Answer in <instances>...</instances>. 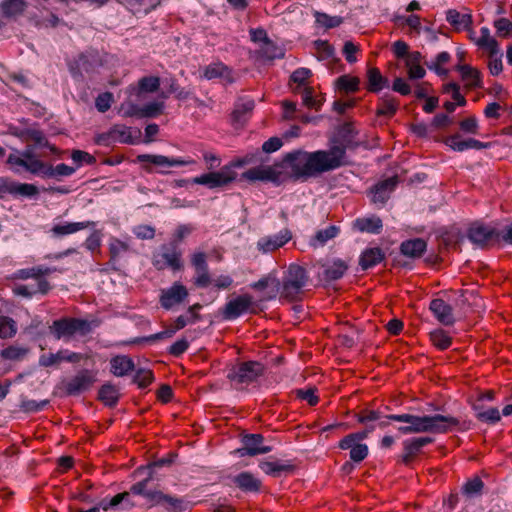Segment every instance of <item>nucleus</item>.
Wrapping results in <instances>:
<instances>
[{"label": "nucleus", "instance_id": "nucleus-21", "mask_svg": "<svg viewBox=\"0 0 512 512\" xmlns=\"http://www.w3.org/2000/svg\"><path fill=\"white\" fill-rule=\"evenodd\" d=\"M432 439L429 437H419L408 439L403 442L404 452L402 455V462L409 464L412 459L420 452V450L427 444L431 443Z\"/></svg>", "mask_w": 512, "mask_h": 512}, {"label": "nucleus", "instance_id": "nucleus-60", "mask_svg": "<svg viewBox=\"0 0 512 512\" xmlns=\"http://www.w3.org/2000/svg\"><path fill=\"white\" fill-rule=\"evenodd\" d=\"M252 287L254 289H258V290H262V289H266V288H272V291L275 294L280 289V283L274 277H267V278L259 280L258 282H255L252 285Z\"/></svg>", "mask_w": 512, "mask_h": 512}, {"label": "nucleus", "instance_id": "nucleus-36", "mask_svg": "<svg viewBox=\"0 0 512 512\" xmlns=\"http://www.w3.org/2000/svg\"><path fill=\"white\" fill-rule=\"evenodd\" d=\"M259 466L263 472L273 476H279L292 470V465L280 461H264Z\"/></svg>", "mask_w": 512, "mask_h": 512}, {"label": "nucleus", "instance_id": "nucleus-59", "mask_svg": "<svg viewBox=\"0 0 512 512\" xmlns=\"http://www.w3.org/2000/svg\"><path fill=\"white\" fill-rule=\"evenodd\" d=\"M446 145L452 150L457 152H463L467 150V139H462L459 134L448 137L445 141Z\"/></svg>", "mask_w": 512, "mask_h": 512}, {"label": "nucleus", "instance_id": "nucleus-7", "mask_svg": "<svg viewBox=\"0 0 512 512\" xmlns=\"http://www.w3.org/2000/svg\"><path fill=\"white\" fill-rule=\"evenodd\" d=\"M263 372V367L259 362H244L234 367L228 374L232 381L243 384L256 380Z\"/></svg>", "mask_w": 512, "mask_h": 512}, {"label": "nucleus", "instance_id": "nucleus-52", "mask_svg": "<svg viewBox=\"0 0 512 512\" xmlns=\"http://www.w3.org/2000/svg\"><path fill=\"white\" fill-rule=\"evenodd\" d=\"M348 449H350V458L354 462H361L368 455V446L366 444L353 442Z\"/></svg>", "mask_w": 512, "mask_h": 512}, {"label": "nucleus", "instance_id": "nucleus-44", "mask_svg": "<svg viewBox=\"0 0 512 512\" xmlns=\"http://www.w3.org/2000/svg\"><path fill=\"white\" fill-rule=\"evenodd\" d=\"M476 417L483 422L495 424L501 419V414L497 408L491 407L486 410H480L478 406H474Z\"/></svg>", "mask_w": 512, "mask_h": 512}, {"label": "nucleus", "instance_id": "nucleus-19", "mask_svg": "<svg viewBox=\"0 0 512 512\" xmlns=\"http://www.w3.org/2000/svg\"><path fill=\"white\" fill-rule=\"evenodd\" d=\"M93 382V376L88 371H83L66 384V391L69 395H77L88 390Z\"/></svg>", "mask_w": 512, "mask_h": 512}, {"label": "nucleus", "instance_id": "nucleus-11", "mask_svg": "<svg viewBox=\"0 0 512 512\" xmlns=\"http://www.w3.org/2000/svg\"><path fill=\"white\" fill-rule=\"evenodd\" d=\"M153 265L158 270L171 268L172 270H180L182 268L181 253L175 248H163L162 251L156 253L153 257Z\"/></svg>", "mask_w": 512, "mask_h": 512}, {"label": "nucleus", "instance_id": "nucleus-32", "mask_svg": "<svg viewBox=\"0 0 512 512\" xmlns=\"http://www.w3.org/2000/svg\"><path fill=\"white\" fill-rule=\"evenodd\" d=\"M368 90L379 92L388 86V80L383 77L377 68H370L367 72Z\"/></svg>", "mask_w": 512, "mask_h": 512}, {"label": "nucleus", "instance_id": "nucleus-23", "mask_svg": "<svg viewBox=\"0 0 512 512\" xmlns=\"http://www.w3.org/2000/svg\"><path fill=\"white\" fill-rule=\"evenodd\" d=\"M49 290V283L45 279H38L34 284L30 285H15L13 292L22 297L30 298L37 292L46 293Z\"/></svg>", "mask_w": 512, "mask_h": 512}, {"label": "nucleus", "instance_id": "nucleus-42", "mask_svg": "<svg viewBox=\"0 0 512 512\" xmlns=\"http://www.w3.org/2000/svg\"><path fill=\"white\" fill-rule=\"evenodd\" d=\"M450 58V54L443 51L439 53L431 63L427 64V66L430 70L435 71L438 75L446 76L448 74V70L443 66L449 62Z\"/></svg>", "mask_w": 512, "mask_h": 512}, {"label": "nucleus", "instance_id": "nucleus-25", "mask_svg": "<svg viewBox=\"0 0 512 512\" xmlns=\"http://www.w3.org/2000/svg\"><path fill=\"white\" fill-rule=\"evenodd\" d=\"M426 247V242L423 239L415 238L404 241L401 244L400 250L407 257L418 258L425 252Z\"/></svg>", "mask_w": 512, "mask_h": 512}, {"label": "nucleus", "instance_id": "nucleus-51", "mask_svg": "<svg viewBox=\"0 0 512 512\" xmlns=\"http://www.w3.org/2000/svg\"><path fill=\"white\" fill-rule=\"evenodd\" d=\"M316 22L326 28H334L342 23V18L339 16H329L326 13L316 12Z\"/></svg>", "mask_w": 512, "mask_h": 512}, {"label": "nucleus", "instance_id": "nucleus-40", "mask_svg": "<svg viewBox=\"0 0 512 512\" xmlns=\"http://www.w3.org/2000/svg\"><path fill=\"white\" fill-rule=\"evenodd\" d=\"M254 109V101L251 99H241L237 102L233 111V118L235 121L242 123L246 120L248 115Z\"/></svg>", "mask_w": 512, "mask_h": 512}, {"label": "nucleus", "instance_id": "nucleus-24", "mask_svg": "<svg viewBox=\"0 0 512 512\" xmlns=\"http://www.w3.org/2000/svg\"><path fill=\"white\" fill-rule=\"evenodd\" d=\"M481 36L475 40V44L489 52L490 56L499 55L500 48L498 42L491 36L490 30L487 27H482L480 30Z\"/></svg>", "mask_w": 512, "mask_h": 512}, {"label": "nucleus", "instance_id": "nucleus-30", "mask_svg": "<svg viewBox=\"0 0 512 512\" xmlns=\"http://www.w3.org/2000/svg\"><path fill=\"white\" fill-rule=\"evenodd\" d=\"M111 372L115 376H124L134 368L133 361L127 356H116L111 359Z\"/></svg>", "mask_w": 512, "mask_h": 512}, {"label": "nucleus", "instance_id": "nucleus-64", "mask_svg": "<svg viewBox=\"0 0 512 512\" xmlns=\"http://www.w3.org/2000/svg\"><path fill=\"white\" fill-rule=\"evenodd\" d=\"M483 488V482L480 478L475 477L469 480L463 487L464 493L468 496H474L481 492Z\"/></svg>", "mask_w": 512, "mask_h": 512}, {"label": "nucleus", "instance_id": "nucleus-34", "mask_svg": "<svg viewBox=\"0 0 512 512\" xmlns=\"http://www.w3.org/2000/svg\"><path fill=\"white\" fill-rule=\"evenodd\" d=\"M446 20L457 30L468 28L472 22L471 15L461 14L456 10H448Z\"/></svg>", "mask_w": 512, "mask_h": 512}, {"label": "nucleus", "instance_id": "nucleus-28", "mask_svg": "<svg viewBox=\"0 0 512 512\" xmlns=\"http://www.w3.org/2000/svg\"><path fill=\"white\" fill-rule=\"evenodd\" d=\"M354 226L361 232H368L377 234L382 228V221L377 216L358 218Z\"/></svg>", "mask_w": 512, "mask_h": 512}, {"label": "nucleus", "instance_id": "nucleus-1", "mask_svg": "<svg viewBox=\"0 0 512 512\" xmlns=\"http://www.w3.org/2000/svg\"><path fill=\"white\" fill-rule=\"evenodd\" d=\"M284 161L294 176L307 178L342 166L345 163V149L334 146L328 151H294L287 154Z\"/></svg>", "mask_w": 512, "mask_h": 512}, {"label": "nucleus", "instance_id": "nucleus-15", "mask_svg": "<svg viewBox=\"0 0 512 512\" xmlns=\"http://www.w3.org/2000/svg\"><path fill=\"white\" fill-rule=\"evenodd\" d=\"M397 180L395 177L385 179L376 184L371 190V200L375 204L383 205L395 189Z\"/></svg>", "mask_w": 512, "mask_h": 512}, {"label": "nucleus", "instance_id": "nucleus-16", "mask_svg": "<svg viewBox=\"0 0 512 512\" xmlns=\"http://www.w3.org/2000/svg\"><path fill=\"white\" fill-rule=\"evenodd\" d=\"M203 77L207 80L220 79L225 83H232L234 81L230 68L221 62H215L207 65L203 69Z\"/></svg>", "mask_w": 512, "mask_h": 512}, {"label": "nucleus", "instance_id": "nucleus-45", "mask_svg": "<svg viewBox=\"0 0 512 512\" xmlns=\"http://www.w3.org/2000/svg\"><path fill=\"white\" fill-rule=\"evenodd\" d=\"M119 394L116 387L110 384H105L99 390V398L106 405L112 406L118 400Z\"/></svg>", "mask_w": 512, "mask_h": 512}, {"label": "nucleus", "instance_id": "nucleus-31", "mask_svg": "<svg viewBox=\"0 0 512 512\" xmlns=\"http://www.w3.org/2000/svg\"><path fill=\"white\" fill-rule=\"evenodd\" d=\"M243 177L250 181H270L275 178V173L271 167H254L243 173Z\"/></svg>", "mask_w": 512, "mask_h": 512}, {"label": "nucleus", "instance_id": "nucleus-26", "mask_svg": "<svg viewBox=\"0 0 512 512\" xmlns=\"http://www.w3.org/2000/svg\"><path fill=\"white\" fill-rule=\"evenodd\" d=\"M456 70L460 73L461 78L468 87H480L481 77L480 72L469 65H458Z\"/></svg>", "mask_w": 512, "mask_h": 512}, {"label": "nucleus", "instance_id": "nucleus-17", "mask_svg": "<svg viewBox=\"0 0 512 512\" xmlns=\"http://www.w3.org/2000/svg\"><path fill=\"white\" fill-rule=\"evenodd\" d=\"M430 310L436 319L443 325H452L455 322L452 307L443 299L437 298L431 301Z\"/></svg>", "mask_w": 512, "mask_h": 512}, {"label": "nucleus", "instance_id": "nucleus-22", "mask_svg": "<svg viewBox=\"0 0 512 512\" xmlns=\"http://www.w3.org/2000/svg\"><path fill=\"white\" fill-rule=\"evenodd\" d=\"M16 135L23 141H33L38 147L48 148L53 154H58L60 152L56 146L49 143L44 134L39 130L27 129Z\"/></svg>", "mask_w": 512, "mask_h": 512}, {"label": "nucleus", "instance_id": "nucleus-63", "mask_svg": "<svg viewBox=\"0 0 512 512\" xmlns=\"http://www.w3.org/2000/svg\"><path fill=\"white\" fill-rule=\"evenodd\" d=\"M159 85L160 80L155 76L143 77L139 81L140 89L145 92H154L158 89Z\"/></svg>", "mask_w": 512, "mask_h": 512}, {"label": "nucleus", "instance_id": "nucleus-2", "mask_svg": "<svg viewBox=\"0 0 512 512\" xmlns=\"http://www.w3.org/2000/svg\"><path fill=\"white\" fill-rule=\"evenodd\" d=\"M387 418L392 421L407 423L408 425L398 428V431L405 435L414 433H446L459 424L458 419L440 414L424 416L393 414L387 416Z\"/></svg>", "mask_w": 512, "mask_h": 512}, {"label": "nucleus", "instance_id": "nucleus-13", "mask_svg": "<svg viewBox=\"0 0 512 512\" xmlns=\"http://www.w3.org/2000/svg\"><path fill=\"white\" fill-rule=\"evenodd\" d=\"M251 304L252 298L249 295H241L230 300L225 305V319L232 320L238 318L250 308Z\"/></svg>", "mask_w": 512, "mask_h": 512}, {"label": "nucleus", "instance_id": "nucleus-39", "mask_svg": "<svg viewBox=\"0 0 512 512\" xmlns=\"http://www.w3.org/2000/svg\"><path fill=\"white\" fill-rule=\"evenodd\" d=\"M258 54L264 59L273 60L276 58H282L284 56V51L282 48L268 40L260 46Z\"/></svg>", "mask_w": 512, "mask_h": 512}, {"label": "nucleus", "instance_id": "nucleus-47", "mask_svg": "<svg viewBox=\"0 0 512 512\" xmlns=\"http://www.w3.org/2000/svg\"><path fill=\"white\" fill-rule=\"evenodd\" d=\"M317 58L319 60H329L334 57V48L323 40H317L314 42Z\"/></svg>", "mask_w": 512, "mask_h": 512}, {"label": "nucleus", "instance_id": "nucleus-27", "mask_svg": "<svg viewBox=\"0 0 512 512\" xmlns=\"http://www.w3.org/2000/svg\"><path fill=\"white\" fill-rule=\"evenodd\" d=\"M347 268L348 266L343 260H334L324 266L323 277L326 281L338 280L344 275Z\"/></svg>", "mask_w": 512, "mask_h": 512}, {"label": "nucleus", "instance_id": "nucleus-20", "mask_svg": "<svg viewBox=\"0 0 512 512\" xmlns=\"http://www.w3.org/2000/svg\"><path fill=\"white\" fill-rule=\"evenodd\" d=\"M496 231L490 226L483 225L481 223H474L468 230V238L471 242L476 245H484L489 241Z\"/></svg>", "mask_w": 512, "mask_h": 512}, {"label": "nucleus", "instance_id": "nucleus-18", "mask_svg": "<svg viewBox=\"0 0 512 512\" xmlns=\"http://www.w3.org/2000/svg\"><path fill=\"white\" fill-rule=\"evenodd\" d=\"M95 225L96 223L93 221L58 223L52 227L51 233L54 237H63L87 228H93Z\"/></svg>", "mask_w": 512, "mask_h": 512}, {"label": "nucleus", "instance_id": "nucleus-43", "mask_svg": "<svg viewBox=\"0 0 512 512\" xmlns=\"http://www.w3.org/2000/svg\"><path fill=\"white\" fill-rule=\"evenodd\" d=\"M7 190L12 194L26 197H33L38 194L37 187L28 183H13L7 188Z\"/></svg>", "mask_w": 512, "mask_h": 512}, {"label": "nucleus", "instance_id": "nucleus-8", "mask_svg": "<svg viewBox=\"0 0 512 512\" xmlns=\"http://www.w3.org/2000/svg\"><path fill=\"white\" fill-rule=\"evenodd\" d=\"M188 289L180 282H174L170 287L162 289L160 294V304L166 310L180 305L186 300Z\"/></svg>", "mask_w": 512, "mask_h": 512}, {"label": "nucleus", "instance_id": "nucleus-35", "mask_svg": "<svg viewBox=\"0 0 512 512\" xmlns=\"http://www.w3.org/2000/svg\"><path fill=\"white\" fill-rule=\"evenodd\" d=\"M76 171V168L68 166L66 164H58L55 167L46 165L43 162V168L41 169V174L47 177H55V176H71Z\"/></svg>", "mask_w": 512, "mask_h": 512}, {"label": "nucleus", "instance_id": "nucleus-53", "mask_svg": "<svg viewBox=\"0 0 512 512\" xmlns=\"http://www.w3.org/2000/svg\"><path fill=\"white\" fill-rule=\"evenodd\" d=\"M127 498H128L127 493H119V494L115 495L114 497H112L110 500H108V499L101 500L98 504V507H100V510H103V511L115 509L116 507H118L121 504V502L124 499H127Z\"/></svg>", "mask_w": 512, "mask_h": 512}, {"label": "nucleus", "instance_id": "nucleus-12", "mask_svg": "<svg viewBox=\"0 0 512 512\" xmlns=\"http://www.w3.org/2000/svg\"><path fill=\"white\" fill-rule=\"evenodd\" d=\"M263 437L260 434H249L243 438V447L238 449L236 452L240 456H255L259 454H265L271 451V448L264 446Z\"/></svg>", "mask_w": 512, "mask_h": 512}, {"label": "nucleus", "instance_id": "nucleus-37", "mask_svg": "<svg viewBox=\"0 0 512 512\" xmlns=\"http://www.w3.org/2000/svg\"><path fill=\"white\" fill-rule=\"evenodd\" d=\"M339 233L337 226H329L325 229L319 230L314 238L311 240V245L319 247L325 245L329 240L335 238Z\"/></svg>", "mask_w": 512, "mask_h": 512}, {"label": "nucleus", "instance_id": "nucleus-38", "mask_svg": "<svg viewBox=\"0 0 512 512\" xmlns=\"http://www.w3.org/2000/svg\"><path fill=\"white\" fill-rule=\"evenodd\" d=\"M188 323H191L188 317L184 315H180L175 320L174 324L167 327L165 330L155 334L152 336L153 339H161V338H170L172 337L178 330L183 329Z\"/></svg>", "mask_w": 512, "mask_h": 512}, {"label": "nucleus", "instance_id": "nucleus-41", "mask_svg": "<svg viewBox=\"0 0 512 512\" xmlns=\"http://www.w3.org/2000/svg\"><path fill=\"white\" fill-rule=\"evenodd\" d=\"M26 8L25 0H3L1 9L5 16L13 17L21 14Z\"/></svg>", "mask_w": 512, "mask_h": 512}, {"label": "nucleus", "instance_id": "nucleus-62", "mask_svg": "<svg viewBox=\"0 0 512 512\" xmlns=\"http://www.w3.org/2000/svg\"><path fill=\"white\" fill-rule=\"evenodd\" d=\"M119 113L124 117H141V107L128 101L121 104Z\"/></svg>", "mask_w": 512, "mask_h": 512}, {"label": "nucleus", "instance_id": "nucleus-48", "mask_svg": "<svg viewBox=\"0 0 512 512\" xmlns=\"http://www.w3.org/2000/svg\"><path fill=\"white\" fill-rule=\"evenodd\" d=\"M50 270L48 268H43L41 266L38 267H32V268H26L21 269L17 271L16 277L19 279H29V278H35L36 281L38 279H42L41 276L48 274Z\"/></svg>", "mask_w": 512, "mask_h": 512}, {"label": "nucleus", "instance_id": "nucleus-57", "mask_svg": "<svg viewBox=\"0 0 512 512\" xmlns=\"http://www.w3.org/2000/svg\"><path fill=\"white\" fill-rule=\"evenodd\" d=\"M129 245L127 242L117 238H111L109 242V250L113 258L119 257L124 252L128 251Z\"/></svg>", "mask_w": 512, "mask_h": 512}, {"label": "nucleus", "instance_id": "nucleus-55", "mask_svg": "<svg viewBox=\"0 0 512 512\" xmlns=\"http://www.w3.org/2000/svg\"><path fill=\"white\" fill-rule=\"evenodd\" d=\"M497 34L507 38L512 36V22L507 18H500L494 22Z\"/></svg>", "mask_w": 512, "mask_h": 512}, {"label": "nucleus", "instance_id": "nucleus-49", "mask_svg": "<svg viewBox=\"0 0 512 512\" xmlns=\"http://www.w3.org/2000/svg\"><path fill=\"white\" fill-rule=\"evenodd\" d=\"M360 80L357 77L344 75L337 79V87L345 92H354L358 90Z\"/></svg>", "mask_w": 512, "mask_h": 512}, {"label": "nucleus", "instance_id": "nucleus-56", "mask_svg": "<svg viewBox=\"0 0 512 512\" xmlns=\"http://www.w3.org/2000/svg\"><path fill=\"white\" fill-rule=\"evenodd\" d=\"M140 162H149L160 167H169L170 158L163 155L143 154L138 156Z\"/></svg>", "mask_w": 512, "mask_h": 512}, {"label": "nucleus", "instance_id": "nucleus-5", "mask_svg": "<svg viewBox=\"0 0 512 512\" xmlns=\"http://www.w3.org/2000/svg\"><path fill=\"white\" fill-rule=\"evenodd\" d=\"M307 282L308 276L305 269L299 265H290L283 277L281 296L289 300L298 299Z\"/></svg>", "mask_w": 512, "mask_h": 512}, {"label": "nucleus", "instance_id": "nucleus-9", "mask_svg": "<svg viewBox=\"0 0 512 512\" xmlns=\"http://www.w3.org/2000/svg\"><path fill=\"white\" fill-rule=\"evenodd\" d=\"M89 329V325L86 321L79 319H62L55 321L51 327L57 339L71 336L77 332L85 334Z\"/></svg>", "mask_w": 512, "mask_h": 512}, {"label": "nucleus", "instance_id": "nucleus-10", "mask_svg": "<svg viewBox=\"0 0 512 512\" xmlns=\"http://www.w3.org/2000/svg\"><path fill=\"white\" fill-rule=\"evenodd\" d=\"M291 238V231L283 229L277 234L261 237L257 242V249L262 253H270L283 247Z\"/></svg>", "mask_w": 512, "mask_h": 512}, {"label": "nucleus", "instance_id": "nucleus-54", "mask_svg": "<svg viewBox=\"0 0 512 512\" xmlns=\"http://www.w3.org/2000/svg\"><path fill=\"white\" fill-rule=\"evenodd\" d=\"M367 437L368 434L366 430L349 434L339 442V447L343 450H347L351 446V444H353V442L359 443L360 441L366 439Z\"/></svg>", "mask_w": 512, "mask_h": 512}, {"label": "nucleus", "instance_id": "nucleus-50", "mask_svg": "<svg viewBox=\"0 0 512 512\" xmlns=\"http://www.w3.org/2000/svg\"><path fill=\"white\" fill-rule=\"evenodd\" d=\"M17 327L13 319L0 317V338H10L16 334Z\"/></svg>", "mask_w": 512, "mask_h": 512}, {"label": "nucleus", "instance_id": "nucleus-46", "mask_svg": "<svg viewBox=\"0 0 512 512\" xmlns=\"http://www.w3.org/2000/svg\"><path fill=\"white\" fill-rule=\"evenodd\" d=\"M430 340L439 349H447L451 345V338L442 329H436L430 333Z\"/></svg>", "mask_w": 512, "mask_h": 512}, {"label": "nucleus", "instance_id": "nucleus-4", "mask_svg": "<svg viewBox=\"0 0 512 512\" xmlns=\"http://www.w3.org/2000/svg\"><path fill=\"white\" fill-rule=\"evenodd\" d=\"M6 163L15 174L24 170L34 175H40L43 168V161L36 157L33 149L29 146L23 151L13 149V152L8 155Z\"/></svg>", "mask_w": 512, "mask_h": 512}, {"label": "nucleus", "instance_id": "nucleus-6", "mask_svg": "<svg viewBox=\"0 0 512 512\" xmlns=\"http://www.w3.org/2000/svg\"><path fill=\"white\" fill-rule=\"evenodd\" d=\"M235 179V172L230 167H223L219 171L202 174L193 179V183L207 186L210 189L222 187Z\"/></svg>", "mask_w": 512, "mask_h": 512}, {"label": "nucleus", "instance_id": "nucleus-61", "mask_svg": "<svg viewBox=\"0 0 512 512\" xmlns=\"http://www.w3.org/2000/svg\"><path fill=\"white\" fill-rule=\"evenodd\" d=\"M71 158L77 164V167L83 164H93L95 162V158L92 155L81 150H73Z\"/></svg>", "mask_w": 512, "mask_h": 512}, {"label": "nucleus", "instance_id": "nucleus-58", "mask_svg": "<svg viewBox=\"0 0 512 512\" xmlns=\"http://www.w3.org/2000/svg\"><path fill=\"white\" fill-rule=\"evenodd\" d=\"M302 100L303 104L307 106L308 108H313L318 110L321 105L322 101L320 99H316L313 97V91L310 87H305L302 91Z\"/></svg>", "mask_w": 512, "mask_h": 512}, {"label": "nucleus", "instance_id": "nucleus-33", "mask_svg": "<svg viewBox=\"0 0 512 512\" xmlns=\"http://www.w3.org/2000/svg\"><path fill=\"white\" fill-rule=\"evenodd\" d=\"M234 482L244 491H257L260 488V481L248 472L237 475Z\"/></svg>", "mask_w": 512, "mask_h": 512}, {"label": "nucleus", "instance_id": "nucleus-29", "mask_svg": "<svg viewBox=\"0 0 512 512\" xmlns=\"http://www.w3.org/2000/svg\"><path fill=\"white\" fill-rule=\"evenodd\" d=\"M383 258L384 255L380 248H369L362 253L359 263L362 269L366 270L380 263Z\"/></svg>", "mask_w": 512, "mask_h": 512}, {"label": "nucleus", "instance_id": "nucleus-14", "mask_svg": "<svg viewBox=\"0 0 512 512\" xmlns=\"http://www.w3.org/2000/svg\"><path fill=\"white\" fill-rule=\"evenodd\" d=\"M80 355L68 350H60L57 353L42 354L39 357V365L42 367H50L59 365L62 361L77 362L80 360Z\"/></svg>", "mask_w": 512, "mask_h": 512}, {"label": "nucleus", "instance_id": "nucleus-3", "mask_svg": "<svg viewBox=\"0 0 512 512\" xmlns=\"http://www.w3.org/2000/svg\"><path fill=\"white\" fill-rule=\"evenodd\" d=\"M152 479L145 477L131 486V492L134 495L144 497L149 503V507L162 506L168 512H180L183 510V500L163 493L160 490H150L148 485Z\"/></svg>", "mask_w": 512, "mask_h": 512}]
</instances>
